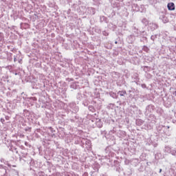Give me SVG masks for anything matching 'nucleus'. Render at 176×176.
Instances as JSON below:
<instances>
[{"label":"nucleus","mask_w":176,"mask_h":176,"mask_svg":"<svg viewBox=\"0 0 176 176\" xmlns=\"http://www.w3.org/2000/svg\"><path fill=\"white\" fill-rule=\"evenodd\" d=\"M168 10H175V5L174 3H168Z\"/></svg>","instance_id":"1"},{"label":"nucleus","mask_w":176,"mask_h":176,"mask_svg":"<svg viewBox=\"0 0 176 176\" xmlns=\"http://www.w3.org/2000/svg\"><path fill=\"white\" fill-rule=\"evenodd\" d=\"M0 122H1L3 124V123H5V119L1 118Z\"/></svg>","instance_id":"2"},{"label":"nucleus","mask_w":176,"mask_h":176,"mask_svg":"<svg viewBox=\"0 0 176 176\" xmlns=\"http://www.w3.org/2000/svg\"><path fill=\"white\" fill-rule=\"evenodd\" d=\"M6 120H9V116H6Z\"/></svg>","instance_id":"3"},{"label":"nucleus","mask_w":176,"mask_h":176,"mask_svg":"<svg viewBox=\"0 0 176 176\" xmlns=\"http://www.w3.org/2000/svg\"><path fill=\"white\" fill-rule=\"evenodd\" d=\"M115 43H116V45L118 44V41H116Z\"/></svg>","instance_id":"4"},{"label":"nucleus","mask_w":176,"mask_h":176,"mask_svg":"<svg viewBox=\"0 0 176 176\" xmlns=\"http://www.w3.org/2000/svg\"><path fill=\"white\" fill-rule=\"evenodd\" d=\"M160 173H162V169H160Z\"/></svg>","instance_id":"5"},{"label":"nucleus","mask_w":176,"mask_h":176,"mask_svg":"<svg viewBox=\"0 0 176 176\" xmlns=\"http://www.w3.org/2000/svg\"><path fill=\"white\" fill-rule=\"evenodd\" d=\"M14 61H16V58L14 59Z\"/></svg>","instance_id":"6"},{"label":"nucleus","mask_w":176,"mask_h":176,"mask_svg":"<svg viewBox=\"0 0 176 176\" xmlns=\"http://www.w3.org/2000/svg\"><path fill=\"white\" fill-rule=\"evenodd\" d=\"M175 96H176V91H175Z\"/></svg>","instance_id":"7"}]
</instances>
